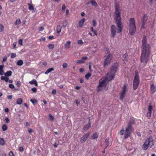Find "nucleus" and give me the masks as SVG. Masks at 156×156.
I'll use <instances>...</instances> for the list:
<instances>
[{
	"label": "nucleus",
	"mask_w": 156,
	"mask_h": 156,
	"mask_svg": "<svg viewBox=\"0 0 156 156\" xmlns=\"http://www.w3.org/2000/svg\"><path fill=\"white\" fill-rule=\"evenodd\" d=\"M54 37V36H49L48 37V39H51L52 38H53Z\"/></svg>",
	"instance_id": "nucleus-59"
},
{
	"label": "nucleus",
	"mask_w": 156,
	"mask_h": 156,
	"mask_svg": "<svg viewBox=\"0 0 156 156\" xmlns=\"http://www.w3.org/2000/svg\"><path fill=\"white\" fill-rule=\"evenodd\" d=\"M9 110L8 108H6L5 109V112H9Z\"/></svg>",
	"instance_id": "nucleus-64"
},
{
	"label": "nucleus",
	"mask_w": 156,
	"mask_h": 156,
	"mask_svg": "<svg viewBox=\"0 0 156 156\" xmlns=\"http://www.w3.org/2000/svg\"><path fill=\"white\" fill-rule=\"evenodd\" d=\"M129 27V33L131 35H133L135 32L136 27L135 20L133 18L130 19Z\"/></svg>",
	"instance_id": "nucleus-4"
},
{
	"label": "nucleus",
	"mask_w": 156,
	"mask_h": 156,
	"mask_svg": "<svg viewBox=\"0 0 156 156\" xmlns=\"http://www.w3.org/2000/svg\"><path fill=\"white\" fill-rule=\"evenodd\" d=\"M28 131L29 133H31L32 132V130L30 128H28Z\"/></svg>",
	"instance_id": "nucleus-54"
},
{
	"label": "nucleus",
	"mask_w": 156,
	"mask_h": 156,
	"mask_svg": "<svg viewBox=\"0 0 156 156\" xmlns=\"http://www.w3.org/2000/svg\"><path fill=\"white\" fill-rule=\"evenodd\" d=\"M28 6L29 9L30 10H33L34 9V7L32 5H31L30 4L28 3Z\"/></svg>",
	"instance_id": "nucleus-27"
},
{
	"label": "nucleus",
	"mask_w": 156,
	"mask_h": 156,
	"mask_svg": "<svg viewBox=\"0 0 156 156\" xmlns=\"http://www.w3.org/2000/svg\"><path fill=\"white\" fill-rule=\"evenodd\" d=\"M52 93L53 94H55L56 93V90H53L52 91Z\"/></svg>",
	"instance_id": "nucleus-56"
},
{
	"label": "nucleus",
	"mask_w": 156,
	"mask_h": 156,
	"mask_svg": "<svg viewBox=\"0 0 156 156\" xmlns=\"http://www.w3.org/2000/svg\"><path fill=\"white\" fill-rule=\"evenodd\" d=\"M2 128L3 130L5 131L7 129V126L5 124H4L2 126Z\"/></svg>",
	"instance_id": "nucleus-32"
},
{
	"label": "nucleus",
	"mask_w": 156,
	"mask_h": 156,
	"mask_svg": "<svg viewBox=\"0 0 156 156\" xmlns=\"http://www.w3.org/2000/svg\"><path fill=\"white\" fill-rule=\"evenodd\" d=\"M122 59L123 61H127L128 60L127 55L126 53L122 55Z\"/></svg>",
	"instance_id": "nucleus-17"
},
{
	"label": "nucleus",
	"mask_w": 156,
	"mask_h": 156,
	"mask_svg": "<svg viewBox=\"0 0 156 156\" xmlns=\"http://www.w3.org/2000/svg\"><path fill=\"white\" fill-rule=\"evenodd\" d=\"M19 43L21 45H23V40L22 39H20L19 40Z\"/></svg>",
	"instance_id": "nucleus-51"
},
{
	"label": "nucleus",
	"mask_w": 156,
	"mask_h": 156,
	"mask_svg": "<svg viewBox=\"0 0 156 156\" xmlns=\"http://www.w3.org/2000/svg\"><path fill=\"white\" fill-rule=\"evenodd\" d=\"M21 23V21L20 19H17L16 21L15 24L16 25H18Z\"/></svg>",
	"instance_id": "nucleus-28"
},
{
	"label": "nucleus",
	"mask_w": 156,
	"mask_h": 156,
	"mask_svg": "<svg viewBox=\"0 0 156 156\" xmlns=\"http://www.w3.org/2000/svg\"><path fill=\"white\" fill-rule=\"evenodd\" d=\"M115 2V16L117 27H116L114 25H112L111 27V32L112 36L113 37H114L115 36L116 33H119L122 31V27L120 21V10L119 5L118 4L116 3V0Z\"/></svg>",
	"instance_id": "nucleus-1"
},
{
	"label": "nucleus",
	"mask_w": 156,
	"mask_h": 156,
	"mask_svg": "<svg viewBox=\"0 0 156 156\" xmlns=\"http://www.w3.org/2000/svg\"><path fill=\"white\" fill-rule=\"evenodd\" d=\"M48 47L49 49H52L54 47V45L52 44H49L48 45Z\"/></svg>",
	"instance_id": "nucleus-34"
},
{
	"label": "nucleus",
	"mask_w": 156,
	"mask_h": 156,
	"mask_svg": "<svg viewBox=\"0 0 156 156\" xmlns=\"http://www.w3.org/2000/svg\"><path fill=\"white\" fill-rule=\"evenodd\" d=\"M83 71H84V69L83 68H81L80 69V72H83Z\"/></svg>",
	"instance_id": "nucleus-58"
},
{
	"label": "nucleus",
	"mask_w": 156,
	"mask_h": 156,
	"mask_svg": "<svg viewBox=\"0 0 156 156\" xmlns=\"http://www.w3.org/2000/svg\"><path fill=\"white\" fill-rule=\"evenodd\" d=\"M91 75V73H89L85 75V77L87 79H88L89 77H90Z\"/></svg>",
	"instance_id": "nucleus-33"
},
{
	"label": "nucleus",
	"mask_w": 156,
	"mask_h": 156,
	"mask_svg": "<svg viewBox=\"0 0 156 156\" xmlns=\"http://www.w3.org/2000/svg\"><path fill=\"white\" fill-rule=\"evenodd\" d=\"M3 65H0V75H3L4 74V70L3 69Z\"/></svg>",
	"instance_id": "nucleus-19"
},
{
	"label": "nucleus",
	"mask_w": 156,
	"mask_h": 156,
	"mask_svg": "<svg viewBox=\"0 0 156 156\" xmlns=\"http://www.w3.org/2000/svg\"><path fill=\"white\" fill-rule=\"evenodd\" d=\"M8 98L9 99H11L12 98V96L11 95H9L8 96Z\"/></svg>",
	"instance_id": "nucleus-61"
},
{
	"label": "nucleus",
	"mask_w": 156,
	"mask_h": 156,
	"mask_svg": "<svg viewBox=\"0 0 156 156\" xmlns=\"http://www.w3.org/2000/svg\"><path fill=\"white\" fill-rule=\"evenodd\" d=\"M23 102V100L21 98H18L17 99L16 103L18 105H21Z\"/></svg>",
	"instance_id": "nucleus-25"
},
{
	"label": "nucleus",
	"mask_w": 156,
	"mask_h": 156,
	"mask_svg": "<svg viewBox=\"0 0 156 156\" xmlns=\"http://www.w3.org/2000/svg\"><path fill=\"white\" fill-rule=\"evenodd\" d=\"M9 87L11 89H13L14 87V86L12 84H10L9 85Z\"/></svg>",
	"instance_id": "nucleus-50"
},
{
	"label": "nucleus",
	"mask_w": 156,
	"mask_h": 156,
	"mask_svg": "<svg viewBox=\"0 0 156 156\" xmlns=\"http://www.w3.org/2000/svg\"><path fill=\"white\" fill-rule=\"evenodd\" d=\"M4 27L2 25L0 24V32H1L3 31Z\"/></svg>",
	"instance_id": "nucleus-38"
},
{
	"label": "nucleus",
	"mask_w": 156,
	"mask_h": 156,
	"mask_svg": "<svg viewBox=\"0 0 156 156\" xmlns=\"http://www.w3.org/2000/svg\"><path fill=\"white\" fill-rule=\"evenodd\" d=\"M62 66L64 68H66L67 66V64L66 63H64L63 64Z\"/></svg>",
	"instance_id": "nucleus-44"
},
{
	"label": "nucleus",
	"mask_w": 156,
	"mask_h": 156,
	"mask_svg": "<svg viewBox=\"0 0 156 156\" xmlns=\"http://www.w3.org/2000/svg\"><path fill=\"white\" fill-rule=\"evenodd\" d=\"M68 24L67 21L66 20H65L63 22L62 26L64 28H65L66 27Z\"/></svg>",
	"instance_id": "nucleus-29"
},
{
	"label": "nucleus",
	"mask_w": 156,
	"mask_h": 156,
	"mask_svg": "<svg viewBox=\"0 0 156 156\" xmlns=\"http://www.w3.org/2000/svg\"><path fill=\"white\" fill-rule=\"evenodd\" d=\"M54 70V69L53 68H49L46 70V71L45 72V74H47Z\"/></svg>",
	"instance_id": "nucleus-18"
},
{
	"label": "nucleus",
	"mask_w": 156,
	"mask_h": 156,
	"mask_svg": "<svg viewBox=\"0 0 156 156\" xmlns=\"http://www.w3.org/2000/svg\"><path fill=\"white\" fill-rule=\"evenodd\" d=\"M5 141L3 138H0V144L1 145H3L5 144Z\"/></svg>",
	"instance_id": "nucleus-30"
},
{
	"label": "nucleus",
	"mask_w": 156,
	"mask_h": 156,
	"mask_svg": "<svg viewBox=\"0 0 156 156\" xmlns=\"http://www.w3.org/2000/svg\"><path fill=\"white\" fill-rule=\"evenodd\" d=\"M1 79L2 80H4L6 82H7L9 80V78L6 76L5 77L4 76H2L1 77Z\"/></svg>",
	"instance_id": "nucleus-23"
},
{
	"label": "nucleus",
	"mask_w": 156,
	"mask_h": 156,
	"mask_svg": "<svg viewBox=\"0 0 156 156\" xmlns=\"http://www.w3.org/2000/svg\"><path fill=\"white\" fill-rule=\"evenodd\" d=\"M93 32L96 35H97L98 34L97 32V31H96L95 30H94V31Z\"/></svg>",
	"instance_id": "nucleus-62"
},
{
	"label": "nucleus",
	"mask_w": 156,
	"mask_h": 156,
	"mask_svg": "<svg viewBox=\"0 0 156 156\" xmlns=\"http://www.w3.org/2000/svg\"><path fill=\"white\" fill-rule=\"evenodd\" d=\"M30 101L34 105H35V104L37 102V101L36 99H30Z\"/></svg>",
	"instance_id": "nucleus-35"
},
{
	"label": "nucleus",
	"mask_w": 156,
	"mask_h": 156,
	"mask_svg": "<svg viewBox=\"0 0 156 156\" xmlns=\"http://www.w3.org/2000/svg\"><path fill=\"white\" fill-rule=\"evenodd\" d=\"M23 148L22 147H21L19 148V150L20 151H23Z\"/></svg>",
	"instance_id": "nucleus-55"
},
{
	"label": "nucleus",
	"mask_w": 156,
	"mask_h": 156,
	"mask_svg": "<svg viewBox=\"0 0 156 156\" xmlns=\"http://www.w3.org/2000/svg\"><path fill=\"white\" fill-rule=\"evenodd\" d=\"M29 83L31 84H34L35 86H37L38 84L36 80L33 79L29 82Z\"/></svg>",
	"instance_id": "nucleus-16"
},
{
	"label": "nucleus",
	"mask_w": 156,
	"mask_h": 156,
	"mask_svg": "<svg viewBox=\"0 0 156 156\" xmlns=\"http://www.w3.org/2000/svg\"><path fill=\"white\" fill-rule=\"evenodd\" d=\"M140 83L139 77L137 72H136L133 81V88L134 90H136L138 87Z\"/></svg>",
	"instance_id": "nucleus-7"
},
{
	"label": "nucleus",
	"mask_w": 156,
	"mask_h": 156,
	"mask_svg": "<svg viewBox=\"0 0 156 156\" xmlns=\"http://www.w3.org/2000/svg\"><path fill=\"white\" fill-rule=\"evenodd\" d=\"M20 84H21V82L20 81H18L16 83V84L17 85V86L18 87H20Z\"/></svg>",
	"instance_id": "nucleus-45"
},
{
	"label": "nucleus",
	"mask_w": 156,
	"mask_h": 156,
	"mask_svg": "<svg viewBox=\"0 0 156 156\" xmlns=\"http://www.w3.org/2000/svg\"><path fill=\"white\" fill-rule=\"evenodd\" d=\"M44 29V28L43 27H41L39 28V30L40 31H42Z\"/></svg>",
	"instance_id": "nucleus-52"
},
{
	"label": "nucleus",
	"mask_w": 156,
	"mask_h": 156,
	"mask_svg": "<svg viewBox=\"0 0 156 156\" xmlns=\"http://www.w3.org/2000/svg\"><path fill=\"white\" fill-rule=\"evenodd\" d=\"M93 26L94 27H95L96 25V22L95 20H93Z\"/></svg>",
	"instance_id": "nucleus-49"
},
{
	"label": "nucleus",
	"mask_w": 156,
	"mask_h": 156,
	"mask_svg": "<svg viewBox=\"0 0 156 156\" xmlns=\"http://www.w3.org/2000/svg\"><path fill=\"white\" fill-rule=\"evenodd\" d=\"M71 42L69 41H67L65 44L64 47L68 49L70 47Z\"/></svg>",
	"instance_id": "nucleus-13"
},
{
	"label": "nucleus",
	"mask_w": 156,
	"mask_h": 156,
	"mask_svg": "<svg viewBox=\"0 0 156 156\" xmlns=\"http://www.w3.org/2000/svg\"><path fill=\"white\" fill-rule=\"evenodd\" d=\"M9 156H14V154L12 151H10L9 153Z\"/></svg>",
	"instance_id": "nucleus-48"
},
{
	"label": "nucleus",
	"mask_w": 156,
	"mask_h": 156,
	"mask_svg": "<svg viewBox=\"0 0 156 156\" xmlns=\"http://www.w3.org/2000/svg\"><path fill=\"white\" fill-rule=\"evenodd\" d=\"M77 43L78 44H82L83 43V42L81 40H79L77 41Z\"/></svg>",
	"instance_id": "nucleus-43"
},
{
	"label": "nucleus",
	"mask_w": 156,
	"mask_h": 156,
	"mask_svg": "<svg viewBox=\"0 0 156 156\" xmlns=\"http://www.w3.org/2000/svg\"><path fill=\"white\" fill-rule=\"evenodd\" d=\"M87 59V57L85 56L83 57L81 59L78 60L77 61V63L79 64H82V63H83L85 62L84 60H86Z\"/></svg>",
	"instance_id": "nucleus-9"
},
{
	"label": "nucleus",
	"mask_w": 156,
	"mask_h": 156,
	"mask_svg": "<svg viewBox=\"0 0 156 156\" xmlns=\"http://www.w3.org/2000/svg\"><path fill=\"white\" fill-rule=\"evenodd\" d=\"M147 19V16L146 15H144L142 20L143 23H145L146 22Z\"/></svg>",
	"instance_id": "nucleus-26"
},
{
	"label": "nucleus",
	"mask_w": 156,
	"mask_h": 156,
	"mask_svg": "<svg viewBox=\"0 0 156 156\" xmlns=\"http://www.w3.org/2000/svg\"><path fill=\"white\" fill-rule=\"evenodd\" d=\"M151 92L152 94H153L156 90V88L153 84L151 85L150 87Z\"/></svg>",
	"instance_id": "nucleus-11"
},
{
	"label": "nucleus",
	"mask_w": 156,
	"mask_h": 156,
	"mask_svg": "<svg viewBox=\"0 0 156 156\" xmlns=\"http://www.w3.org/2000/svg\"><path fill=\"white\" fill-rule=\"evenodd\" d=\"M85 20V18H83L80 21L79 23V26L80 27H82Z\"/></svg>",
	"instance_id": "nucleus-12"
},
{
	"label": "nucleus",
	"mask_w": 156,
	"mask_h": 156,
	"mask_svg": "<svg viewBox=\"0 0 156 156\" xmlns=\"http://www.w3.org/2000/svg\"><path fill=\"white\" fill-rule=\"evenodd\" d=\"M29 124H30V123L29 122H26V126H29Z\"/></svg>",
	"instance_id": "nucleus-63"
},
{
	"label": "nucleus",
	"mask_w": 156,
	"mask_h": 156,
	"mask_svg": "<svg viewBox=\"0 0 156 156\" xmlns=\"http://www.w3.org/2000/svg\"><path fill=\"white\" fill-rule=\"evenodd\" d=\"M133 131V129L132 128L131 124L129 123L127 127L126 128L125 132V136H129L131 133Z\"/></svg>",
	"instance_id": "nucleus-8"
},
{
	"label": "nucleus",
	"mask_w": 156,
	"mask_h": 156,
	"mask_svg": "<svg viewBox=\"0 0 156 156\" xmlns=\"http://www.w3.org/2000/svg\"><path fill=\"white\" fill-rule=\"evenodd\" d=\"M62 29V27L60 25H58L57 27V32L58 33H59L61 31Z\"/></svg>",
	"instance_id": "nucleus-21"
},
{
	"label": "nucleus",
	"mask_w": 156,
	"mask_h": 156,
	"mask_svg": "<svg viewBox=\"0 0 156 156\" xmlns=\"http://www.w3.org/2000/svg\"><path fill=\"white\" fill-rule=\"evenodd\" d=\"M153 145V139L151 138L147 139L143 144L142 148L144 150H146L148 148H151Z\"/></svg>",
	"instance_id": "nucleus-5"
},
{
	"label": "nucleus",
	"mask_w": 156,
	"mask_h": 156,
	"mask_svg": "<svg viewBox=\"0 0 156 156\" xmlns=\"http://www.w3.org/2000/svg\"><path fill=\"white\" fill-rule=\"evenodd\" d=\"M5 121L7 123H9L10 122L9 119L8 118H6L5 119Z\"/></svg>",
	"instance_id": "nucleus-47"
},
{
	"label": "nucleus",
	"mask_w": 156,
	"mask_h": 156,
	"mask_svg": "<svg viewBox=\"0 0 156 156\" xmlns=\"http://www.w3.org/2000/svg\"><path fill=\"white\" fill-rule=\"evenodd\" d=\"M90 2L91 3L92 5L93 6H98V4L95 0H90Z\"/></svg>",
	"instance_id": "nucleus-15"
},
{
	"label": "nucleus",
	"mask_w": 156,
	"mask_h": 156,
	"mask_svg": "<svg viewBox=\"0 0 156 156\" xmlns=\"http://www.w3.org/2000/svg\"><path fill=\"white\" fill-rule=\"evenodd\" d=\"M66 8V7L65 5H63L62 6V9L63 10H65Z\"/></svg>",
	"instance_id": "nucleus-57"
},
{
	"label": "nucleus",
	"mask_w": 156,
	"mask_h": 156,
	"mask_svg": "<svg viewBox=\"0 0 156 156\" xmlns=\"http://www.w3.org/2000/svg\"><path fill=\"white\" fill-rule=\"evenodd\" d=\"M105 145H106V147H107L109 144V142H108V138H107L106 140H105Z\"/></svg>",
	"instance_id": "nucleus-36"
},
{
	"label": "nucleus",
	"mask_w": 156,
	"mask_h": 156,
	"mask_svg": "<svg viewBox=\"0 0 156 156\" xmlns=\"http://www.w3.org/2000/svg\"><path fill=\"white\" fill-rule=\"evenodd\" d=\"M49 116L50 119L51 120H53L54 119V117L51 114H49Z\"/></svg>",
	"instance_id": "nucleus-42"
},
{
	"label": "nucleus",
	"mask_w": 156,
	"mask_h": 156,
	"mask_svg": "<svg viewBox=\"0 0 156 156\" xmlns=\"http://www.w3.org/2000/svg\"><path fill=\"white\" fill-rule=\"evenodd\" d=\"M75 88L77 90H79L80 88V87L79 86H76L75 87Z\"/></svg>",
	"instance_id": "nucleus-60"
},
{
	"label": "nucleus",
	"mask_w": 156,
	"mask_h": 156,
	"mask_svg": "<svg viewBox=\"0 0 156 156\" xmlns=\"http://www.w3.org/2000/svg\"><path fill=\"white\" fill-rule=\"evenodd\" d=\"M118 66V64L115 63L112 66L109 73H107L105 77H103L99 80V84L98 86L97 91H100L102 89V87H105L108 83L109 80H111L114 78L116 69Z\"/></svg>",
	"instance_id": "nucleus-2"
},
{
	"label": "nucleus",
	"mask_w": 156,
	"mask_h": 156,
	"mask_svg": "<svg viewBox=\"0 0 156 156\" xmlns=\"http://www.w3.org/2000/svg\"><path fill=\"white\" fill-rule=\"evenodd\" d=\"M107 51V53L104 56V66L105 67L109 64L112 58V56L110 55L109 52L108 51V48L105 49Z\"/></svg>",
	"instance_id": "nucleus-6"
},
{
	"label": "nucleus",
	"mask_w": 156,
	"mask_h": 156,
	"mask_svg": "<svg viewBox=\"0 0 156 156\" xmlns=\"http://www.w3.org/2000/svg\"><path fill=\"white\" fill-rule=\"evenodd\" d=\"M16 56V53H11V58H13Z\"/></svg>",
	"instance_id": "nucleus-37"
},
{
	"label": "nucleus",
	"mask_w": 156,
	"mask_h": 156,
	"mask_svg": "<svg viewBox=\"0 0 156 156\" xmlns=\"http://www.w3.org/2000/svg\"><path fill=\"white\" fill-rule=\"evenodd\" d=\"M124 133V129H121L119 133L120 135H122Z\"/></svg>",
	"instance_id": "nucleus-46"
},
{
	"label": "nucleus",
	"mask_w": 156,
	"mask_h": 156,
	"mask_svg": "<svg viewBox=\"0 0 156 156\" xmlns=\"http://www.w3.org/2000/svg\"><path fill=\"white\" fill-rule=\"evenodd\" d=\"M31 90L33 92L36 93L37 91V89L35 87H33V88H32Z\"/></svg>",
	"instance_id": "nucleus-41"
},
{
	"label": "nucleus",
	"mask_w": 156,
	"mask_h": 156,
	"mask_svg": "<svg viewBox=\"0 0 156 156\" xmlns=\"http://www.w3.org/2000/svg\"><path fill=\"white\" fill-rule=\"evenodd\" d=\"M87 137H81L80 138V142L81 143H83L87 139Z\"/></svg>",
	"instance_id": "nucleus-31"
},
{
	"label": "nucleus",
	"mask_w": 156,
	"mask_h": 156,
	"mask_svg": "<svg viewBox=\"0 0 156 156\" xmlns=\"http://www.w3.org/2000/svg\"><path fill=\"white\" fill-rule=\"evenodd\" d=\"M91 127L90 124V121L89 120V123L83 127V130H86L88 129Z\"/></svg>",
	"instance_id": "nucleus-10"
},
{
	"label": "nucleus",
	"mask_w": 156,
	"mask_h": 156,
	"mask_svg": "<svg viewBox=\"0 0 156 156\" xmlns=\"http://www.w3.org/2000/svg\"><path fill=\"white\" fill-rule=\"evenodd\" d=\"M23 64V62L22 60H20L17 61L16 63V64L18 66H21Z\"/></svg>",
	"instance_id": "nucleus-24"
},
{
	"label": "nucleus",
	"mask_w": 156,
	"mask_h": 156,
	"mask_svg": "<svg viewBox=\"0 0 156 156\" xmlns=\"http://www.w3.org/2000/svg\"><path fill=\"white\" fill-rule=\"evenodd\" d=\"M127 85L126 84H124L122 88L121 92L126 93V92L127 90Z\"/></svg>",
	"instance_id": "nucleus-14"
},
{
	"label": "nucleus",
	"mask_w": 156,
	"mask_h": 156,
	"mask_svg": "<svg viewBox=\"0 0 156 156\" xmlns=\"http://www.w3.org/2000/svg\"><path fill=\"white\" fill-rule=\"evenodd\" d=\"M151 112H148L147 113V116L148 119H149L150 118L151 116Z\"/></svg>",
	"instance_id": "nucleus-39"
},
{
	"label": "nucleus",
	"mask_w": 156,
	"mask_h": 156,
	"mask_svg": "<svg viewBox=\"0 0 156 156\" xmlns=\"http://www.w3.org/2000/svg\"><path fill=\"white\" fill-rule=\"evenodd\" d=\"M152 107L151 105H149L148 108V112H152L151 110L152 109Z\"/></svg>",
	"instance_id": "nucleus-40"
},
{
	"label": "nucleus",
	"mask_w": 156,
	"mask_h": 156,
	"mask_svg": "<svg viewBox=\"0 0 156 156\" xmlns=\"http://www.w3.org/2000/svg\"><path fill=\"white\" fill-rule=\"evenodd\" d=\"M126 95V93H124L121 92L120 97V99L121 101H122L125 97Z\"/></svg>",
	"instance_id": "nucleus-22"
},
{
	"label": "nucleus",
	"mask_w": 156,
	"mask_h": 156,
	"mask_svg": "<svg viewBox=\"0 0 156 156\" xmlns=\"http://www.w3.org/2000/svg\"><path fill=\"white\" fill-rule=\"evenodd\" d=\"M12 74V72L11 71H8L5 74V75L6 77H9L11 76Z\"/></svg>",
	"instance_id": "nucleus-20"
},
{
	"label": "nucleus",
	"mask_w": 156,
	"mask_h": 156,
	"mask_svg": "<svg viewBox=\"0 0 156 156\" xmlns=\"http://www.w3.org/2000/svg\"><path fill=\"white\" fill-rule=\"evenodd\" d=\"M98 134L97 133H94L93 134V136H98Z\"/></svg>",
	"instance_id": "nucleus-53"
},
{
	"label": "nucleus",
	"mask_w": 156,
	"mask_h": 156,
	"mask_svg": "<svg viewBox=\"0 0 156 156\" xmlns=\"http://www.w3.org/2000/svg\"><path fill=\"white\" fill-rule=\"evenodd\" d=\"M142 54L140 57L141 62L146 64L147 62L150 55V47L147 44L146 37L144 36L142 41Z\"/></svg>",
	"instance_id": "nucleus-3"
}]
</instances>
